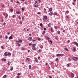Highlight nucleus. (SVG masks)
I'll return each mask as SVG.
<instances>
[{
  "mask_svg": "<svg viewBox=\"0 0 78 78\" xmlns=\"http://www.w3.org/2000/svg\"><path fill=\"white\" fill-rule=\"evenodd\" d=\"M73 60L75 61H77L78 60V57H73Z\"/></svg>",
  "mask_w": 78,
  "mask_h": 78,
  "instance_id": "nucleus-1",
  "label": "nucleus"
},
{
  "mask_svg": "<svg viewBox=\"0 0 78 78\" xmlns=\"http://www.w3.org/2000/svg\"><path fill=\"white\" fill-rule=\"evenodd\" d=\"M47 17H48L47 16H44L43 17V19L44 21H45V20H47Z\"/></svg>",
  "mask_w": 78,
  "mask_h": 78,
  "instance_id": "nucleus-2",
  "label": "nucleus"
},
{
  "mask_svg": "<svg viewBox=\"0 0 78 78\" xmlns=\"http://www.w3.org/2000/svg\"><path fill=\"white\" fill-rule=\"evenodd\" d=\"M64 56V54H58L56 55V56H59V57H60V56Z\"/></svg>",
  "mask_w": 78,
  "mask_h": 78,
  "instance_id": "nucleus-3",
  "label": "nucleus"
},
{
  "mask_svg": "<svg viewBox=\"0 0 78 78\" xmlns=\"http://www.w3.org/2000/svg\"><path fill=\"white\" fill-rule=\"evenodd\" d=\"M47 39H48V41L50 42L51 44H52L53 43V42H52V41H51V40L50 39V38L48 37Z\"/></svg>",
  "mask_w": 78,
  "mask_h": 78,
  "instance_id": "nucleus-4",
  "label": "nucleus"
},
{
  "mask_svg": "<svg viewBox=\"0 0 78 78\" xmlns=\"http://www.w3.org/2000/svg\"><path fill=\"white\" fill-rule=\"evenodd\" d=\"M34 7H37V6H38V3H35L34 5Z\"/></svg>",
  "mask_w": 78,
  "mask_h": 78,
  "instance_id": "nucleus-5",
  "label": "nucleus"
},
{
  "mask_svg": "<svg viewBox=\"0 0 78 78\" xmlns=\"http://www.w3.org/2000/svg\"><path fill=\"white\" fill-rule=\"evenodd\" d=\"M13 39V38L12 37V35L9 37V40H10V39Z\"/></svg>",
  "mask_w": 78,
  "mask_h": 78,
  "instance_id": "nucleus-6",
  "label": "nucleus"
},
{
  "mask_svg": "<svg viewBox=\"0 0 78 78\" xmlns=\"http://www.w3.org/2000/svg\"><path fill=\"white\" fill-rule=\"evenodd\" d=\"M32 49L33 50H36L37 49V48L35 47H33L32 48Z\"/></svg>",
  "mask_w": 78,
  "mask_h": 78,
  "instance_id": "nucleus-7",
  "label": "nucleus"
},
{
  "mask_svg": "<svg viewBox=\"0 0 78 78\" xmlns=\"http://www.w3.org/2000/svg\"><path fill=\"white\" fill-rule=\"evenodd\" d=\"M71 76H72V78H73V77H74V76H75V75H74L73 73H71Z\"/></svg>",
  "mask_w": 78,
  "mask_h": 78,
  "instance_id": "nucleus-8",
  "label": "nucleus"
},
{
  "mask_svg": "<svg viewBox=\"0 0 78 78\" xmlns=\"http://www.w3.org/2000/svg\"><path fill=\"white\" fill-rule=\"evenodd\" d=\"M74 44H75L76 45V46H77V47H78V43H77L76 42H73Z\"/></svg>",
  "mask_w": 78,
  "mask_h": 78,
  "instance_id": "nucleus-9",
  "label": "nucleus"
},
{
  "mask_svg": "<svg viewBox=\"0 0 78 78\" xmlns=\"http://www.w3.org/2000/svg\"><path fill=\"white\" fill-rule=\"evenodd\" d=\"M28 40H29V41H31V40H32V37H29L28 39Z\"/></svg>",
  "mask_w": 78,
  "mask_h": 78,
  "instance_id": "nucleus-10",
  "label": "nucleus"
},
{
  "mask_svg": "<svg viewBox=\"0 0 78 78\" xmlns=\"http://www.w3.org/2000/svg\"><path fill=\"white\" fill-rule=\"evenodd\" d=\"M7 55H8V54L7 53V52H5L4 53V56H7Z\"/></svg>",
  "mask_w": 78,
  "mask_h": 78,
  "instance_id": "nucleus-11",
  "label": "nucleus"
},
{
  "mask_svg": "<svg viewBox=\"0 0 78 78\" xmlns=\"http://www.w3.org/2000/svg\"><path fill=\"white\" fill-rule=\"evenodd\" d=\"M16 13L17 14H20V11H16Z\"/></svg>",
  "mask_w": 78,
  "mask_h": 78,
  "instance_id": "nucleus-12",
  "label": "nucleus"
},
{
  "mask_svg": "<svg viewBox=\"0 0 78 78\" xmlns=\"http://www.w3.org/2000/svg\"><path fill=\"white\" fill-rule=\"evenodd\" d=\"M51 26V23H49L48 25V27H50Z\"/></svg>",
  "mask_w": 78,
  "mask_h": 78,
  "instance_id": "nucleus-13",
  "label": "nucleus"
},
{
  "mask_svg": "<svg viewBox=\"0 0 78 78\" xmlns=\"http://www.w3.org/2000/svg\"><path fill=\"white\" fill-rule=\"evenodd\" d=\"M53 12H51L49 13V15L50 16H52V15H53Z\"/></svg>",
  "mask_w": 78,
  "mask_h": 78,
  "instance_id": "nucleus-14",
  "label": "nucleus"
},
{
  "mask_svg": "<svg viewBox=\"0 0 78 78\" xmlns=\"http://www.w3.org/2000/svg\"><path fill=\"white\" fill-rule=\"evenodd\" d=\"M32 46H33V47H36V44H32Z\"/></svg>",
  "mask_w": 78,
  "mask_h": 78,
  "instance_id": "nucleus-15",
  "label": "nucleus"
},
{
  "mask_svg": "<svg viewBox=\"0 0 78 78\" xmlns=\"http://www.w3.org/2000/svg\"><path fill=\"white\" fill-rule=\"evenodd\" d=\"M26 60L27 62H28V61H30V59H29V58H27L26 59Z\"/></svg>",
  "mask_w": 78,
  "mask_h": 78,
  "instance_id": "nucleus-16",
  "label": "nucleus"
},
{
  "mask_svg": "<svg viewBox=\"0 0 78 78\" xmlns=\"http://www.w3.org/2000/svg\"><path fill=\"white\" fill-rule=\"evenodd\" d=\"M8 14L6 13V16L5 17V18L6 19H7V17H8Z\"/></svg>",
  "mask_w": 78,
  "mask_h": 78,
  "instance_id": "nucleus-17",
  "label": "nucleus"
},
{
  "mask_svg": "<svg viewBox=\"0 0 78 78\" xmlns=\"http://www.w3.org/2000/svg\"><path fill=\"white\" fill-rule=\"evenodd\" d=\"M2 61H6V59H5L4 58H2Z\"/></svg>",
  "mask_w": 78,
  "mask_h": 78,
  "instance_id": "nucleus-18",
  "label": "nucleus"
},
{
  "mask_svg": "<svg viewBox=\"0 0 78 78\" xmlns=\"http://www.w3.org/2000/svg\"><path fill=\"white\" fill-rule=\"evenodd\" d=\"M22 49L23 50H26V49L23 47H22Z\"/></svg>",
  "mask_w": 78,
  "mask_h": 78,
  "instance_id": "nucleus-19",
  "label": "nucleus"
},
{
  "mask_svg": "<svg viewBox=\"0 0 78 78\" xmlns=\"http://www.w3.org/2000/svg\"><path fill=\"white\" fill-rule=\"evenodd\" d=\"M73 51H76V49L75 48H74L73 50Z\"/></svg>",
  "mask_w": 78,
  "mask_h": 78,
  "instance_id": "nucleus-20",
  "label": "nucleus"
},
{
  "mask_svg": "<svg viewBox=\"0 0 78 78\" xmlns=\"http://www.w3.org/2000/svg\"><path fill=\"white\" fill-rule=\"evenodd\" d=\"M10 64H11V62H8V63H7L8 65H10Z\"/></svg>",
  "mask_w": 78,
  "mask_h": 78,
  "instance_id": "nucleus-21",
  "label": "nucleus"
},
{
  "mask_svg": "<svg viewBox=\"0 0 78 78\" xmlns=\"http://www.w3.org/2000/svg\"><path fill=\"white\" fill-rule=\"evenodd\" d=\"M35 61L36 62H37L38 60L37 58H36L35 59Z\"/></svg>",
  "mask_w": 78,
  "mask_h": 78,
  "instance_id": "nucleus-22",
  "label": "nucleus"
},
{
  "mask_svg": "<svg viewBox=\"0 0 78 78\" xmlns=\"http://www.w3.org/2000/svg\"><path fill=\"white\" fill-rule=\"evenodd\" d=\"M19 41V42H22L23 40H22L20 39Z\"/></svg>",
  "mask_w": 78,
  "mask_h": 78,
  "instance_id": "nucleus-23",
  "label": "nucleus"
},
{
  "mask_svg": "<svg viewBox=\"0 0 78 78\" xmlns=\"http://www.w3.org/2000/svg\"><path fill=\"white\" fill-rule=\"evenodd\" d=\"M20 43L19 41H16V43L17 44H18Z\"/></svg>",
  "mask_w": 78,
  "mask_h": 78,
  "instance_id": "nucleus-24",
  "label": "nucleus"
},
{
  "mask_svg": "<svg viewBox=\"0 0 78 78\" xmlns=\"http://www.w3.org/2000/svg\"><path fill=\"white\" fill-rule=\"evenodd\" d=\"M29 69H31V65L29 66Z\"/></svg>",
  "mask_w": 78,
  "mask_h": 78,
  "instance_id": "nucleus-25",
  "label": "nucleus"
},
{
  "mask_svg": "<svg viewBox=\"0 0 78 78\" xmlns=\"http://www.w3.org/2000/svg\"><path fill=\"white\" fill-rule=\"evenodd\" d=\"M49 11H52V9L51 8H50L49 9Z\"/></svg>",
  "mask_w": 78,
  "mask_h": 78,
  "instance_id": "nucleus-26",
  "label": "nucleus"
},
{
  "mask_svg": "<svg viewBox=\"0 0 78 78\" xmlns=\"http://www.w3.org/2000/svg\"><path fill=\"white\" fill-rule=\"evenodd\" d=\"M45 33H46L45 31H43L42 33V34H43V35H44V34Z\"/></svg>",
  "mask_w": 78,
  "mask_h": 78,
  "instance_id": "nucleus-27",
  "label": "nucleus"
},
{
  "mask_svg": "<svg viewBox=\"0 0 78 78\" xmlns=\"http://www.w3.org/2000/svg\"><path fill=\"white\" fill-rule=\"evenodd\" d=\"M54 15H55V16H57V13L56 12H55L54 13Z\"/></svg>",
  "mask_w": 78,
  "mask_h": 78,
  "instance_id": "nucleus-28",
  "label": "nucleus"
},
{
  "mask_svg": "<svg viewBox=\"0 0 78 78\" xmlns=\"http://www.w3.org/2000/svg\"><path fill=\"white\" fill-rule=\"evenodd\" d=\"M51 32L52 33H53V30H52V27H51Z\"/></svg>",
  "mask_w": 78,
  "mask_h": 78,
  "instance_id": "nucleus-29",
  "label": "nucleus"
},
{
  "mask_svg": "<svg viewBox=\"0 0 78 78\" xmlns=\"http://www.w3.org/2000/svg\"><path fill=\"white\" fill-rule=\"evenodd\" d=\"M68 59L69 61H71V59H70V58H68Z\"/></svg>",
  "mask_w": 78,
  "mask_h": 78,
  "instance_id": "nucleus-30",
  "label": "nucleus"
},
{
  "mask_svg": "<svg viewBox=\"0 0 78 78\" xmlns=\"http://www.w3.org/2000/svg\"><path fill=\"white\" fill-rule=\"evenodd\" d=\"M65 50H66V51H69V50H68V49L66 48H65Z\"/></svg>",
  "mask_w": 78,
  "mask_h": 78,
  "instance_id": "nucleus-31",
  "label": "nucleus"
},
{
  "mask_svg": "<svg viewBox=\"0 0 78 78\" xmlns=\"http://www.w3.org/2000/svg\"><path fill=\"white\" fill-rule=\"evenodd\" d=\"M13 69H14V68H13V67H12L11 68V69H10L11 71H12V70Z\"/></svg>",
  "mask_w": 78,
  "mask_h": 78,
  "instance_id": "nucleus-32",
  "label": "nucleus"
},
{
  "mask_svg": "<svg viewBox=\"0 0 78 78\" xmlns=\"http://www.w3.org/2000/svg\"><path fill=\"white\" fill-rule=\"evenodd\" d=\"M3 78H6V75H4L3 77Z\"/></svg>",
  "mask_w": 78,
  "mask_h": 78,
  "instance_id": "nucleus-33",
  "label": "nucleus"
},
{
  "mask_svg": "<svg viewBox=\"0 0 78 78\" xmlns=\"http://www.w3.org/2000/svg\"><path fill=\"white\" fill-rule=\"evenodd\" d=\"M11 55V53L9 52L7 54V55H9V56H10Z\"/></svg>",
  "mask_w": 78,
  "mask_h": 78,
  "instance_id": "nucleus-34",
  "label": "nucleus"
},
{
  "mask_svg": "<svg viewBox=\"0 0 78 78\" xmlns=\"http://www.w3.org/2000/svg\"><path fill=\"white\" fill-rule=\"evenodd\" d=\"M40 26H41V27H42V26H43L42 23H40Z\"/></svg>",
  "mask_w": 78,
  "mask_h": 78,
  "instance_id": "nucleus-35",
  "label": "nucleus"
},
{
  "mask_svg": "<svg viewBox=\"0 0 78 78\" xmlns=\"http://www.w3.org/2000/svg\"><path fill=\"white\" fill-rule=\"evenodd\" d=\"M1 48H2V49H4V48L3 47V46H1Z\"/></svg>",
  "mask_w": 78,
  "mask_h": 78,
  "instance_id": "nucleus-36",
  "label": "nucleus"
},
{
  "mask_svg": "<svg viewBox=\"0 0 78 78\" xmlns=\"http://www.w3.org/2000/svg\"><path fill=\"white\" fill-rule=\"evenodd\" d=\"M1 6L3 8H4V7H5V6L3 4H2Z\"/></svg>",
  "mask_w": 78,
  "mask_h": 78,
  "instance_id": "nucleus-37",
  "label": "nucleus"
},
{
  "mask_svg": "<svg viewBox=\"0 0 78 78\" xmlns=\"http://www.w3.org/2000/svg\"><path fill=\"white\" fill-rule=\"evenodd\" d=\"M16 17V16L14 15H13L12 16V17L13 18H14V17Z\"/></svg>",
  "mask_w": 78,
  "mask_h": 78,
  "instance_id": "nucleus-38",
  "label": "nucleus"
},
{
  "mask_svg": "<svg viewBox=\"0 0 78 78\" xmlns=\"http://www.w3.org/2000/svg\"><path fill=\"white\" fill-rule=\"evenodd\" d=\"M5 38L6 39H8V36L7 35H6L5 36Z\"/></svg>",
  "mask_w": 78,
  "mask_h": 78,
  "instance_id": "nucleus-39",
  "label": "nucleus"
},
{
  "mask_svg": "<svg viewBox=\"0 0 78 78\" xmlns=\"http://www.w3.org/2000/svg\"><path fill=\"white\" fill-rule=\"evenodd\" d=\"M58 58H56L55 59V61H58Z\"/></svg>",
  "mask_w": 78,
  "mask_h": 78,
  "instance_id": "nucleus-40",
  "label": "nucleus"
},
{
  "mask_svg": "<svg viewBox=\"0 0 78 78\" xmlns=\"http://www.w3.org/2000/svg\"><path fill=\"white\" fill-rule=\"evenodd\" d=\"M66 13H68L69 12L68 11H66Z\"/></svg>",
  "mask_w": 78,
  "mask_h": 78,
  "instance_id": "nucleus-41",
  "label": "nucleus"
},
{
  "mask_svg": "<svg viewBox=\"0 0 78 78\" xmlns=\"http://www.w3.org/2000/svg\"><path fill=\"white\" fill-rule=\"evenodd\" d=\"M10 11H12V12H13V9H10Z\"/></svg>",
  "mask_w": 78,
  "mask_h": 78,
  "instance_id": "nucleus-42",
  "label": "nucleus"
},
{
  "mask_svg": "<svg viewBox=\"0 0 78 78\" xmlns=\"http://www.w3.org/2000/svg\"><path fill=\"white\" fill-rule=\"evenodd\" d=\"M38 41H41V39L40 38H38Z\"/></svg>",
  "mask_w": 78,
  "mask_h": 78,
  "instance_id": "nucleus-43",
  "label": "nucleus"
},
{
  "mask_svg": "<svg viewBox=\"0 0 78 78\" xmlns=\"http://www.w3.org/2000/svg\"><path fill=\"white\" fill-rule=\"evenodd\" d=\"M17 75H21V74L20 73H18L17 74Z\"/></svg>",
  "mask_w": 78,
  "mask_h": 78,
  "instance_id": "nucleus-44",
  "label": "nucleus"
},
{
  "mask_svg": "<svg viewBox=\"0 0 78 78\" xmlns=\"http://www.w3.org/2000/svg\"><path fill=\"white\" fill-rule=\"evenodd\" d=\"M40 48H43V46H42V45L41 46Z\"/></svg>",
  "mask_w": 78,
  "mask_h": 78,
  "instance_id": "nucleus-45",
  "label": "nucleus"
},
{
  "mask_svg": "<svg viewBox=\"0 0 78 78\" xmlns=\"http://www.w3.org/2000/svg\"><path fill=\"white\" fill-rule=\"evenodd\" d=\"M22 20H24V17H22Z\"/></svg>",
  "mask_w": 78,
  "mask_h": 78,
  "instance_id": "nucleus-46",
  "label": "nucleus"
},
{
  "mask_svg": "<svg viewBox=\"0 0 78 78\" xmlns=\"http://www.w3.org/2000/svg\"><path fill=\"white\" fill-rule=\"evenodd\" d=\"M20 25H21V24H22V21H21L20 22Z\"/></svg>",
  "mask_w": 78,
  "mask_h": 78,
  "instance_id": "nucleus-47",
  "label": "nucleus"
},
{
  "mask_svg": "<svg viewBox=\"0 0 78 78\" xmlns=\"http://www.w3.org/2000/svg\"><path fill=\"white\" fill-rule=\"evenodd\" d=\"M44 30L45 31V30H47V29H46V28H44Z\"/></svg>",
  "mask_w": 78,
  "mask_h": 78,
  "instance_id": "nucleus-48",
  "label": "nucleus"
},
{
  "mask_svg": "<svg viewBox=\"0 0 78 78\" xmlns=\"http://www.w3.org/2000/svg\"><path fill=\"white\" fill-rule=\"evenodd\" d=\"M55 29H57V27H56V26H55Z\"/></svg>",
  "mask_w": 78,
  "mask_h": 78,
  "instance_id": "nucleus-49",
  "label": "nucleus"
},
{
  "mask_svg": "<svg viewBox=\"0 0 78 78\" xmlns=\"http://www.w3.org/2000/svg\"><path fill=\"white\" fill-rule=\"evenodd\" d=\"M67 67H69V64H67Z\"/></svg>",
  "mask_w": 78,
  "mask_h": 78,
  "instance_id": "nucleus-50",
  "label": "nucleus"
},
{
  "mask_svg": "<svg viewBox=\"0 0 78 78\" xmlns=\"http://www.w3.org/2000/svg\"><path fill=\"white\" fill-rule=\"evenodd\" d=\"M35 3H37V1H35Z\"/></svg>",
  "mask_w": 78,
  "mask_h": 78,
  "instance_id": "nucleus-51",
  "label": "nucleus"
},
{
  "mask_svg": "<svg viewBox=\"0 0 78 78\" xmlns=\"http://www.w3.org/2000/svg\"><path fill=\"white\" fill-rule=\"evenodd\" d=\"M41 14V12H38L37 13V14Z\"/></svg>",
  "mask_w": 78,
  "mask_h": 78,
  "instance_id": "nucleus-52",
  "label": "nucleus"
},
{
  "mask_svg": "<svg viewBox=\"0 0 78 78\" xmlns=\"http://www.w3.org/2000/svg\"><path fill=\"white\" fill-rule=\"evenodd\" d=\"M60 33H61V32L59 31L58 32V34H60Z\"/></svg>",
  "mask_w": 78,
  "mask_h": 78,
  "instance_id": "nucleus-53",
  "label": "nucleus"
},
{
  "mask_svg": "<svg viewBox=\"0 0 78 78\" xmlns=\"http://www.w3.org/2000/svg\"><path fill=\"white\" fill-rule=\"evenodd\" d=\"M22 11H24V9H23V8H22Z\"/></svg>",
  "mask_w": 78,
  "mask_h": 78,
  "instance_id": "nucleus-54",
  "label": "nucleus"
},
{
  "mask_svg": "<svg viewBox=\"0 0 78 78\" xmlns=\"http://www.w3.org/2000/svg\"><path fill=\"white\" fill-rule=\"evenodd\" d=\"M49 78H52V77L51 76H49Z\"/></svg>",
  "mask_w": 78,
  "mask_h": 78,
  "instance_id": "nucleus-55",
  "label": "nucleus"
},
{
  "mask_svg": "<svg viewBox=\"0 0 78 78\" xmlns=\"http://www.w3.org/2000/svg\"><path fill=\"white\" fill-rule=\"evenodd\" d=\"M16 77H17V78H20V77H19V76H17Z\"/></svg>",
  "mask_w": 78,
  "mask_h": 78,
  "instance_id": "nucleus-56",
  "label": "nucleus"
},
{
  "mask_svg": "<svg viewBox=\"0 0 78 78\" xmlns=\"http://www.w3.org/2000/svg\"><path fill=\"white\" fill-rule=\"evenodd\" d=\"M29 45L30 46V45H32V44L31 43H30Z\"/></svg>",
  "mask_w": 78,
  "mask_h": 78,
  "instance_id": "nucleus-57",
  "label": "nucleus"
},
{
  "mask_svg": "<svg viewBox=\"0 0 78 78\" xmlns=\"http://www.w3.org/2000/svg\"><path fill=\"white\" fill-rule=\"evenodd\" d=\"M19 19H21V17H20V16H19Z\"/></svg>",
  "mask_w": 78,
  "mask_h": 78,
  "instance_id": "nucleus-58",
  "label": "nucleus"
},
{
  "mask_svg": "<svg viewBox=\"0 0 78 78\" xmlns=\"http://www.w3.org/2000/svg\"><path fill=\"white\" fill-rule=\"evenodd\" d=\"M36 41V40H33V42H34V41Z\"/></svg>",
  "mask_w": 78,
  "mask_h": 78,
  "instance_id": "nucleus-59",
  "label": "nucleus"
},
{
  "mask_svg": "<svg viewBox=\"0 0 78 78\" xmlns=\"http://www.w3.org/2000/svg\"><path fill=\"white\" fill-rule=\"evenodd\" d=\"M19 3V2L18 1L16 2V3Z\"/></svg>",
  "mask_w": 78,
  "mask_h": 78,
  "instance_id": "nucleus-60",
  "label": "nucleus"
},
{
  "mask_svg": "<svg viewBox=\"0 0 78 78\" xmlns=\"http://www.w3.org/2000/svg\"><path fill=\"white\" fill-rule=\"evenodd\" d=\"M18 46H19V47H20V44H18Z\"/></svg>",
  "mask_w": 78,
  "mask_h": 78,
  "instance_id": "nucleus-61",
  "label": "nucleus"
},
{
  "mask_svg": "<svg viewBox=\"0 0 78 78\" xmlns=\"http://www.w3.org/2000/svg\"><path fill=\"white\" fill-rule=\"evenodd\" d=\"M2 22H3V21H4V20H3V19H2Z\"/></svg>",
  "mask_w": 78,
  "mask_h": 78,
  "instance_id": "nucleus-62",
  "label": "nucleus"
},
{
  "mask_svg": "<svg viewBox=\"0 0 78 78\" xmlns=\"http://www.w3.org/2000/svg\"><path fill=\"white\" fill-rule=\"evenodd\" d=\"M68 42L69 43V42H70V41L68 40Z\"/></svg>",
  "mask_w": 78,
  "mask_h": 78,
  "instance_id": "nucleus-63",
  "label": "nucleus"
},
{
  "mask_svg": "<svg viewBox=\"0 0 78 78\" xmlns=\"http://www.w3.org/2000/svg\"><path fill=\"white\" fill-rule=\"evenodd\" d=\"M9 34H10V33H9H9H8V35H9Z\"/></svg>",
  "mask_w": 78,
  "mask_h": 78,
  "instance_id": "nucleus-64",
  "label": "nucleus"
}]
</instances>
